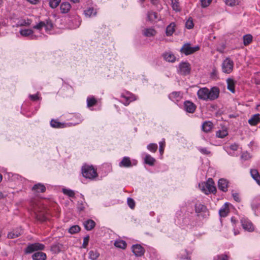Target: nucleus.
I'll use <instances>...</instances> for the list:
<instances>
[{
    "label": "nucleus",
    "instance_id": "1",
    "mask_svg": "<svg viewBox=\"0 0 260 260\" xmlns=\"http://www.w3.org/2000/svg\"><path fill=\"white\" fill-rule=\"evenodd\" d=\"M83 177L89 179H93L98 176L96 170L92 166L84 165L82 168Z\"/></svg>",
    "mask_w": 260,
    "mask_h": 260
},
{
    "label": "nucleus",
    "instance_id": "2",
    "mask_svg": "<svg viewBox=\"0 0 260 260\" xmlns=\"http://www.w3.org/2000/svg\"><path fill=\"white\" fill-rule=\"evenodd\" d=\"M33 28L41 30L43 27H45L46 31L48 32L53 28V24L50 19H46L44 21H40L37 24L34 25Z\"/></svg>",
    "mask_w": 260,
    "mask_h": 260
},
{
    "label": "nucleus",
    "instance_id": "3",
    "mask_svg": "<svg viewBox=\"0 0 260 260\" xmlns=\"http://www.w3.org/2000/svg\"><path fill=\"white\" fill-rule=\"evenodd\" d=\"M195 211L198 216H201L204 218L209 216V212L206 207L201 203L196 204Z\"/></svg>",
    "mask_w": 260,
    "mask_h": 260
},
{
    "label": "nucleus",
    "instance_id": "4",
    "mask_svg": "<svg viewBox=\"0 0 260 260\" xmlns=\"http://www.w3.org/2000/svg\"><path fill=\"white\" fill-rule=\"evenodd\" d=\"M120 97L123 99V104L125 106H127L132 102L137 100V96L133 93L125 91V92L121 94Z\"/></svg>",
    "mask_w": 260,
    "mask_h": 260
},
{
    "label": "nucleus",
    "instance_id": "5",
    "mask_svg": "<svg viewBox=\"0 0 260 260\" xmlns=\"http://www.w3.org/2000/svg\"><path fill=\"white\" fill-rule=\"evenodd\" d=\"M200 47L198 46L191 47L190 44L186 43L184 44L182 47L180 49V52L186 55H188L198 51Z\"/></svg>",
    "mask_w": 260,
    "mask_h": 260
},
{
    "label": "nucleus",
    "instance_id": "6",
    "mask_svg": "<svg viewBox=\"0 0 260 260\" xmlns=\"http://www.w3.org/2000/svg\"><path fill=\"white\" fill-rule=\"evenodd\" d=\"M197 94L200 99L207 101L210 99L211 90H209L206 87L201 88L198 90Z\"/></svg>",
    "mask_w": 260,
    "mask_h": 260
},
{
    "label": "nucleus",
    "instance_id": "7",
    "mask_svg": "<svg viewBox=\"0 0 260 260\" xmlns=\"http://www.w3.org/2000/svg\"><path fill=\"white\" fill-rule=\"evenodd\" d=\"M199 187L201 190L206 194L211 192V178H209L206 182H203L199 184Z\"/></svg>",
    "mask_w": 260,
    "mask_h": 260
},
{
    "label": "nucleus",
    "instance_id": "8",
    "mask_svg": "<svg viewBox=\"0 0 260 260\" xmlns=\"http://www.w3.org/2000/svg\"><path fill=\"white\" fill-rule=\"evenodd\" d=\"M45 246L43 244L35 243L29 244L25 249V252L26 253H30L36 250H43Z\"/></svg>",
    "mask_w": 260,
    "mask_h": 260
},
{
    "label": "nucleus",
    "instance_id": "9",
    "mask_svg": "<svg viewBox=\"0 0 260 260\" xmlns=\"http://www.w3.org/2000/svg\"><path fill=\"white\" fill-rule=\"evenodd\" d=\"M234 63L229 58H226L222 64V70L224 73L229 74L233 71Z\"/></svg>",
    "mask_w": 260,
    "mask_h": 260
},
{
    "label": "nucleus",
    "instance_id": "10",
    "mask_svg": "<svg viewBox=\"0 0 260 260\" xmlns=\"http://www.w3.org/2000/svg\"><path fill=\"white\" fill-rule=\"evenodd\" d=\"M190 67L189 63L182 62L179 65L178 73L182 75H187L190 73Z\"/></svg>",
    "mask_w": 260,
    "mask_h": 260
},
{
    "label": "nucleus",
    "instance_id": "11",
    "mask_svg": "<svg viewBox=\"0 0 260 260\" xmlns=\"http://www.w3.org/2000/svg\"><path fill=\"white\" fill-rule=\"evenodd\" d=\"M132 250L137 257H140L144 254L145 250L140 244H135L132 246Z\"/></svg>",
    "mask_w": 260,
    "mask_h": 260
},
{
    "label": "nucleus",
    "instance_id": "12",
    "mask_svg": "<svg viewBox=\"0 0 260 260\" xmlns=\"http://www.w3.org/2000/svg\"><path fill=\"white\" fill-rule=\"evenodd\" d=\"M241 223L243 228L248 232L254 231V226L252 222L247 218H242L241 219Z\"/></svg>",
    "mask_w": 260,
    "mask_h": 260
},
{
    "label": "nucleus",
    "instance_id": "13",
    "mask_svg": "<svg viewBox=\"0 0 260 260\" xmlns=\"http://www.w3.org/2000/svg\"><path fill=\"white\" fill-rule=\"evenodd\" d=\"M168 97L172 101L177 103L182 99L183 93L181 91H173L169 94Z\"/></svg>",
    "mask_w": 260,
    "mask_h": 260
},
{
    "label": "nucleus",
    "instance_id": "14",
    "mask_svg": "<svg viewBox=\"0 0 260 260\" xmlns=\"http://www.w3.org/2000/svg\"><path fill=\"white\" fill-rule=\"evenodd\" d=\"M23 233L22 229L19 227L13 229L8 234L7 237L9 239H14L21 236Z\"/></svg>",
    "mask_w": 260,
    "mask_h": 260
},
{
    "label": "nucleus",
    "instance_id": "15",
    "mask_svg": "<svg viewBox=\"0 0 260 260\" xmlns=\"http://www.w3.org/2000/svg\"><path fill=\"white\" fill-rule=\"evenodd\" d=\"M147 16V20L151 22H156L161 20V17L155 12H148Z\"/></svg>",
    "mask_w": 260,
    "mask_h": 260
},
{
    "label": "nucleus",
    "instance_id": "16",
    "mask_svg": "<svg viewBox=\"0 0 260 260\" xmlns=\"http://www.w3.org/2000/svg\"><path fill=\"white\" fill-rule=\"evenodd\" d=\"M184 107L187 112L193 113L195 111L197 107L192 102L187 101L184 103Z\"/></svg>",
    "mask_w": 260,
    "mask_h": 260
},
{
    "label": "nucleus",
    "instance_id": "17",
    "mask_svg": "<svg viewBox=\"0 0 260 260\" xmlns=\"http://www.w3.org/2000/svg\"><path fill=\"white\" fill-rule=\"evenodd\" d=\"M231 204L229 203H225L219 211V214L220 217H226L230 212L229 206Z\"/></svg>",
    "mask_w": 260,
    "mask_h": 260
},
{
    "label": "nucleus",
    "instance_id": "18",
    "mask_svg": "<svg viewBox=\"0 0 260 260\" xmlns=\"http://www.w3.org/2000/svg\"><path fill=\"white\" fill-rule=\"evenodd\" d=\"M218 188L223 192L228 190V181L223 178L220 179L218 182Z\"/></svg>",
    "mask_w": 260,
    "mask_h": 260
},
{
    "label": "nucleus",
    "instance_id": "19",
    "mask_svg": "<svg viewBox=\"0 0 260 260\" xmlns=\"http://www.w3.org/2000/svg\"><path fill=\"white\" fill-rule=\"evenodd\" d=\"M119 166L120 167L129 168L132 167V164L130 158L127 156H124L119 162Z\"/></svg>",
    "mask_w": 260,
    "mask_h": 260
},
{
    "label": "nucleus",
    "instance_id": "20",
    "mask_svg": "<svg viewBox=\"0 0 260 260\" xmlns=\"http://www.w3.org/2000/svg\"><path fill=\"white\" fill-rule=\"evenodd\" d=\"M162 57L168 62H174L176 60L175 56L171 52H164L162 54Z\"/></svg>",
    "mask_w": 260,
    "mask_h": 260
},
{
    "label": "nucleus",
    "instance_id": "21",
    "mask_svg": "<svg viewBox=\"0 0 260 260\" xmlns=\"http://www.w3.org/2000/svg\"><path fill=\"white\" fill-rule=\"evenodd\" d=\"M81 200L78 201L77 202V209L80 211H84L86 206L87 205L85 201V199L83 194H80Z\"/></svg>",
    "mask_w": 260,
    "mask_h": 260
},
{
    "label": "nucleus",
    "instance_id": "22",
    "mask_svg": "<svg viewBox=\"0 0 260 260\" xmlns=\"http://www.w3.org/2000/svg\"><path fill=\"white\" fill-rule=\"evenodd\" d=\"M20 34L21 36L24 37L30 36L31 39H34L36 38V35H33L34 31L30 29H21Z\"/></svg>",
    "mask_w": 260,
    "mask_h": 260
},
{
    "label": "nucleus",
    "instance_id": "23",
    "mask_svg": "<svg viewBox=\"0 0 260 260\" xmlns=\"http://www.w3.org/2000/svg\"><path fill=\"white\" fill-rule=\"evenodd\" d=\"M260 122V114H256L251 116L248 120V123L253 126L256 125Z\"/></svg>",
    "mask_w": 260,
    "mask_h": 260
},
{
    "label": "nucleus",
    "instance_id": "24",
    "mask_svg": "<svg viewBox=\"0 0 260 260\" xmlns=\"http://www.w3.org/2000/svg\"><path fill=\"white\" fill-rule=\"evenodd\" d=\"M32 258L33 260H45L46 255L43 252L38 251L32 254Z\"/></svg>",
    "mask_w": 260,
    "mask_h": 260
},
{
    "label": "nucleus",
    "instance_id": "25",
    "mask_svg": "<svg viewBox=\"0 0 260 260\" xmlns=\"http://www.w3.org/2000/svg\"><path fill=\"white\" fill-rule=\"evenodd\" d=\"M32 190L36 192H44L46 190V187L43 184L37 183L32 187Z\"/></svg>",
    "mask_w": 260,
    "mask_h": 260
},
{
    "label": "nucleus",
    "instance_id": "26",
    "mask_svg": "<svg viewBox=\"0 0 260 260\" xmlns=\"http://www.w3.org/2000/svg\"><path fill=\"white\" fill-rule=\"evenodd\" d=\"M156 30L152 28H145L143 30V35L147 37H153L156 35Z\"/></svg>",
    "mask_w": 260,
    "mask_h": 260
},
{
    "label": "nucleus",
    "instance_id": "27",
    "mask_svg": "<svg viewBox=\"0 0 260 260\" xmlns=\"http://www.w3.org/2000/svg\"><path fill=\"white\" fill-rule=\"evenodd\" d=\"M250 174L253 179L260 185V175L257 170L256 169H251L250 170Z\"/></svg>",
    "mask_w": 260,
    "mask_h": 260
},
{
    "label": "nucleus",
    "instance_id": "28",
    "mask_svg": "<svg viewBox=\"0 0 260 260\" xmlns=\"http://www.w3.org/2000/svg\"><path fill=\"white\" fill-rule=\"evenodd\" d=\"M95 222L91 219H88L85 221L84 223V226L85 229L87 231H90L95 226Z\"/></svg>",
    "mask_w": 260,
    "mask_h": 260
},
{
    "label": "nucleus",
    "instance_id": "29",
    "mask_svg": "<svg viewBox=\"0 0 260 260\" xmlns=\"http://www.w3.org/2000/svg\"><path fill=\"white\" fill-rule=\"evenodd\" d=\"M144 162L146 164L152 166L154 165L155 159L150 154H146L144 158Z\"/></svg>",
    "mask_w": 260,
    "mask_h": 260
},
{
    "label": "nucleus",
    "instance_id": "30",
    "mask_svg": "<svg viewBox=\"0 0 260 260\" xmlns=\"http://www.w3.org/2000/svg\"><path fill=\"white\" fill-rule=\"evenodd\" d=\"M175 24L174 23H170L166 28V34L167 36H171L175 31Z\"/></svg>",
    "mask_w": 260,
    "mask_h": 260
},
{
    "label": "nucleus",
    "instance_id": "31",
    "mask_svg": "<svg viewBox=\"0 0 260 260\" xmlns=\"http://www.w3.org/2000/svg\"><path fill=\"white\" fill-rule=\"evenodd\" d=\"M71 5L69 3L64 2L62 3L60 6V9L62 13H67L70 10Z\"/></svg>",
    "mask_w": 260,
    "mask_h": 260
},
{
    "label": "nucleus",
    "instance_id": "32",
    "mask_svg": "<svg viewBox=\"0 0 260 260\" xmlns=\"http://www.w3.org/2000/svg\"><path fill=\"white\" fill-rule=\"evenodd\" d=\"M32 23V20L30 19H22L17 24V26H29Z\"/></svg>",
    "mask_w": 260,
    "mask_h": 260
},
{
    "label": "nucleus",
    "instance_id": "33",
    "mask_svg": "<svg viewBox=\"0 0 260 260\" xmlns=\"http://www.w3.org/2000/svg\"><path fill=\"white\" fill-rule=\"evenodd\" d=\"M114 245L115 247L121 248L122 249H125L127 246L126 242L121 240H116L114 243Z\"/></svg>",
    "mask_w": 260,
    "mask_h": 260
},
{
    "label": "nucleus",
    "instance_id": "34",
    "mask_svg": "<svg viewBox=\"0 0 260 260\" xmlns=\"http://www.w3.org/2000/svg\"><path fill=\"white\" fill-rule=\"evenodd\" d=\"M227 84H228V89L231 91L232 93H234L235 92V82L234 81L230 78H228L227 79Z\"/></svg>",
    "mask_w": 260,
    "mask_h": 260
},
{
    "label": "nucleus",
    "instance_id": "35",
    "mask_svg": "<svg viewBox=\"0 0 260 260\" xmlns=\"http://www.w3.org/2000/svg\"><path fill=\"white\" fill-rule=\"evenodd\" d=\"M222 106L221 105L219 106L212 105V112H213V110L216 111L215 112L216 116H220L222 114L223 111L222 110Z\"/></svg>",
    "mask_w": 260,
    "mask_h": 260
},
{
    "label": "nucleus",
    "instance_id": "36",
    "mask_svg": "<svg viewBox=\"0 0 260 260\" xmlns=\"http://www.w3.org/2000/svg\"><path fill=\"white\" fill-rule=\"evenodd\" d=\"M84 13L86 17H90L91 16H95L96 14V12L93 8H89L84 10Z\"/></svg>",
    "mask_w": 260,
    "mask_h": 260
},
{
    "label": "nucleus",
    "instance_id": "37",
    "mask_svg": "<svg viewBox=\"0 0 260 260\" xmlns=\"http://www.w3.org/2000/svg\"><path fill=\"white\" fill-rule=\"evenodd\" d=\"M97 100L92 96H88L87 98V106L88 108L91 107L96 105Z\"/></svg>",
    "mask_w": 260,
    "mask_h": 260
},
{
    "label": "nucleus",
    "instance_id": "38",
    "mask_svg": "<svg viewBox=\"0 0 260 260\" xmlns=\"http://www.w3.org/2000/svg\"><path fill=\"white\" fill-rule=\"evenodd\" d=\"M89 258L91 260H96L100 256L99 252L96 250H92L89 252Z\"/></svg>",
    "mask_w": 260,
    "mask_h": 260
},
{
    "label": "nucleus",
    "instance_id": "39",
    "mask_svg": "<svg viewBox=\"0 0 260 260\" xmlns=\"http://www.w3.org/2000/svg\"><path fill=\"white\" fill-rule=\"evenodd\" d=\"M171 6L174 11L179 12L181 10L178 0H171Z\"/></svg>",
    "mask_w": 260,
    "mask_h": 260
},
{
    "label": "nucleus",
    "instance_id": "40",
    "mask_svg": "<svg viewBox=\"0 0 260 260\" xmlns=\"http://www.w3.org/2000/svg\"><path fill=\"white\" fill-rule=\"evenodd\" d=\"M202 129L204 132L208 133L211 131V121H205L202 124Z\"/></svg>",
    "mask_w": 260,
    "mask_h": 260
},
{
    "label": "nucleus",
    "instance_id": "41",
    "mask_svg": "<svg viewBox=\"0 0 260 260\" xmlns=\"http://www.w3.org/2000/svg\"><path fill=\"white\" fill-rule=\"evenodd\" d=\"M243 44L245 46L249 45L252 40V36L250 34L244 35L243 37Z\"/></svg>",
    "mask_w": 260,
    "mask_h": 260
},
{
    "label": "nucleus",
    "instance_id": "42",
    "mask_svg": "<svg viewBox=\"0 0 260 260\" xmlns=\"http://www.w3.org/2000/svg\"><path fill=\"white\" fill-rule=\"evenodd\" d=\"M50 125L54 128H61L63 126V124L61 123L56 120L52 119L50 121Z\"/></svg>",
    "mask_w": 260,
    "mask_h": 260
},
{
    "label": "nucleus",
    "instance_id": "43",
    "mask_svg": "<svg viewBox=\"0 0 260 260\" xmlns=\"http://www.w3.org/2000/svg\"><path fill=\"white\" fill-rule=\"evenodd\" d=\"M220 90L217 87H212V100L217 99L219 97Z\"/></svg>",
    "mask_w": 260,
    "mask_h": 260
},
{
    "label": "nucleus",
    "instance_id": "44",
    "mask_svg": "<svg viewBox=\"0 0 260 260\" xmlns=\"http://www.w3.org/2000/svg\"><path fill=\"white\" fill-rule=\"evenodd\" d=\"M62 191L64 194L69 196V197L74 198L75 197V192L73 190L63 188Z\"/></svg>",
    "mask_w": 260,
    "mask_h": 260
},
{
    "label": "nucleus",
    "instance_id": "45",
    "mask_svg": "<svg viewBox=\"0 0 260 260\" xmlns=\"http://www.w3.org/2000/svg\"><path fill=\"white\" fill-rule=\"evenodd\" d=\"M61 0H49V6L52 8H56L60 4Z\"/></svg>",
    "mask_w": 260,
    "mask_h": 260
},
{
    "label": "nucleus",
    "instance_id": "46",
    "mask_svg": "<svg viewBox=\"0 0 260 260\" xmlns=\"http://www.w3.org/2000/svg\"><path fill=\"white\" fill-rule=\"evenodd\" d=\"M147 149L152 152H155L157 149V145L155 143H150L147 145Z\"/></svg>",
    "mask_w": 260,
    "mask_h": 260
},
{
    "label": "nucleus",
    "instance_id": "47",
    "mask_svg": "<svg viewBox=\"0 0 260 260\" xmlns=\"http://www.w3.org/2000/svg\"><path fill=\"white\" fill-rule=\"evenodd\" d=\"M80 231V228L77 225H73L69 229V232L72 234L78 233Z\"/></svg>",
    "mask_w": 260,
    "mask_h": 260
},
{
    "label": "nucleus",
    "instance_id": "48",
    "mask_svg": "<svg viewBox=\"0 0 260 260\" xmlns=\"http://www.w3.org/2000/svg\"><path fill=\"white\" fill-rule=\"evenodd\" d=\"M228 134L226 130H219L216 133V136L218 138H223Z\"/></svg>",
    "mask_w": 260,
    "mask_h": 260
},
{
    "label": "nucleus",
    "instance_id": "49",
    "mask_svg": "<svg viewBox=\"0 0 260 260\" xmlns=\"http://www.w3.org/2000/svg\"><path fill=\"white\" fill-rule=\"evenodd\" d=\"M214 260H229V256L226 254H222L215 256Z\"/></svg>",
    "mask_w": 260,
    "mask_h": 260
},
{
    "label": "nucleus",
    "instance_id": "50",
    "mask_svg": "<svg viewBox=\"0 0 260 260\" xmlns=\"http://www.w3.org/2000/svg\"><path fill=\"white\" fill-rule=\"evenodd\" d=\"M36 218L41 222L45 221L47 219V217L44 213L37 214Z\"/></svg>",
    "mask_w": 260,
    "mask_h": 260
},
{
    "label": "nucleus",
    "instance_id": "51",
    "mask_svg": "<svg viewBox=\"0 0 260 260\" xmlns=\"http://www.w3.org/2000/svg\"><path fill=\"white\" fill-rule=\"evenodd\" d=\"M232 197H233L234 200L236 202H237L238 203H239L241 202V198L240 197L239 193L235 192L234 190H232Z\"/></svg>",
    "mask_w": 260,
    "mask_h": 260
},
{
    "label": "nucleus",
    "instance_id": "52",
    "mask_svg": "<svg viewBox=\"0 0 260 260\" xmlns=\"http://www.w3.org/2000/svg\"><path fill=\"white\" fill-rule=\"evenodd\" d=\"M194 24L191 18H189L185 23V27L187 29H191L193 27Z\"/></svg>",
    "mask_w": 260,
    "mask_h": 260
},
{
    "label": "nucleus",
    "instance_id": "53",
    "mask_svg": "<svg viewBox=\"0 0 260 260\" xmlns=\"http://www.w3.org/2000/svg\"><path fill=\"white\" fill-rule=\"evenodd\" d=\"M225 4L230 6H234L239 4V0H225Z\"/></svg>",
    "mask_w": 260,
    "mask_h": 260
},
{
    "label": "nucleus",
    "instance_id": "54",
    "mask_svg": "<svg viewBox=\"0 0 260 260\" xmlns=\"http://www.w3.org/2000/svg\"><path fill=\"white\" fill-rule=\"evenodd\" d=\"M159 151L161 155H162L164 152V148L165 146V140H162V141H160L159 143Z\"/></svg>",
    "mask_w": 260,
    "mask_h": 260
},
{
    "label": "nucleus",
    "instance_id": "55",
    "mask_svg": "<svg viewBox=\"0 0 260 260\" xmlns=\"http://www.w3.org/2000/svg\"><path fill=\"white\" fill-rule=\"evenodd\" d=\"M127 204H128V206L131 209L134 208V207L135 206V202L133 199H132L131 198H128L127 199Z\"/></svg>",
    "mask_w": 260,
    "mask_h": 260
},
{
    "label": "nucleus",
    "instance_id": "56",
    "mask_svg": "<svg viewBox=\"0 0 260 260\" xmlns=\"http://www.w3.org/2000/svg\"><path fill=\"white\" fill-rule=\"evenodd\" d=\"M201 6L203 8H206L209 6L211 3V0H201Z\"/></svg>",
    "mask_w": 260,
    "mask_h": 260
},
{
    "label": "nucleus",
    "instance_id": "57",
    "mask_svg": "<svg viewBox=\"0 0 260 260\" xmlns=\"http://www.w3.org/2000/svg\"><path fill=\"white\" fill-rule=\"evenodd\" d=\"M29 97L30 99L33 101H36L40 99L38 92L35 94H30Z\"/></svg>",
    "mask_w": 260,
    "mask_h": 260
},
{
    "label": "nucleus",
    "instance_id": "58",
    "mask_svg": "<svg viewBox=\"0 0 260 260\" xmlns=\"http://www.w3.org/2000/svg\"><path fill=\"white\" fill-rule=\"evenodd\" d=\"M89 240V236H87L85 237H84V238L83 239V244H82V246L83 248H86V247L87 246V245L88 244Z\"/></svg>",
    "mask_w": 260,
    "mask_h": 260
},
{
    "label": "nucleus",
    "instance_id": "59",
    "mask_svg": "<svg viewBox=\"0 0 260 260\" xmlns=\"http://www.w3.org/2000/svg\"><path fill=\"white\" fill-rule=\"evenodd\" d=\"M73 21L76 23V25L73 26V28H76L78 27L81 24V20L79 18H75L73 19Z\"/></svg>",
    "mask_w": 260,
    "mask_h": 260
},
{
    "label": "nucleus",
    "instance_id": "60",
    "mask_svg": "<svg viewBox=\"0 0 260 260\" xmlns=\"http://www.w3.org/2000/svg\"><path fill=\"white\" fill-rule=\"evenodd\" d=\"M254 82L256 84H260V72L257 73L256 76L254 79Z\"/></svg>",
    "mask_w": 260,
    "mask_h": 260
},
{
    "label": "nucleus",
    "instance_id": "61",
    "mask_svg": "<svg viewBox=\"0 0 260 260\" xmlns=\"http://www.w3.org/2000/svg\"><path fill=\"white\" fill-rule=\"evenodd\" d=\"M200 151L205 154H209L210 152L209 151H208L206 148H201L199 149Z\"/></svg>",
    "mask_w": 260,
    "mask_h": 260
},
{
    "label": "nucleus",
    "instance_id": "62",
    "mask_svg": "<svg viewBox=\"0 0 260 260\" xmlns=\"http://www.w3.org/2000/svg\"><path fill=\"white\" fill-rule=\"evenodd\" d=\"M238 146L237 144H232L231 146H230V149L232 150H237V149H238Z\"/></svg>",
    "mask_w": 260,
    "mask_h": 260
},
{
    "label": "nucleus",
    "instance_id": "63",
    "mask_svg": "<svg viewBox=\"0 0 260 260\" xmlns=\"http://www.w3.org/2000/svg\"><path fill=\"white\" fill-rule=\"evenodd\" d=\"M217 189L214 185V182L212 181V194H215L216 192Z\"/></svg>",
    "mask_w": 260,
    "mask_h": 260
},
{
    "label": "nucleus",
    "instance_id": "64",
    "mask_svg": "<svg viewBox=\"0 0 260 260\" xmlns=\"http://www.w3.org/2000/svg\"><path fill=\"white\" fill-rule=\"evenodd\" d=\"M27 1L29 3L33 4V5L37 4L39 3V0H27Z\"/></svg>",
    "mask_w": 260,
    "mask_h": 260
}]
</instances>
